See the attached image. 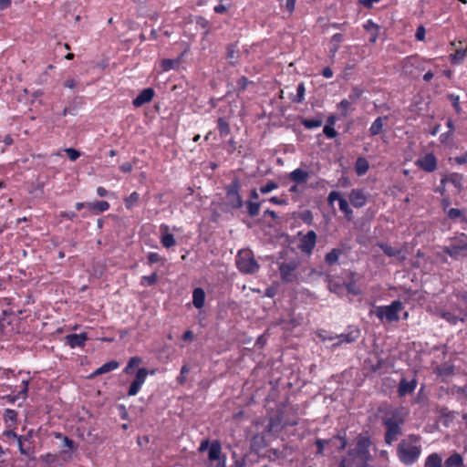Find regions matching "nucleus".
Here are the masks:
<instances>
[{
    "label": "nucleus",
    "instance_id": "nucleus-50",
    "mask_svg": "<svg viewBox=\"0 0 467 467\" xmlns=\"http://www.w3.org/2000/svg\"><path fill=\"white\" fill-rule=\"evenodd\" d=\"M323 133L328 138V139H334L337 137V132L334 129V127H331L330 125H326L323 129Z\"/></svg>",
    "mask_w": 467,
    "mask_h": 467
},
{
    "label": "nucleus",
    "instance_id": "nucleus-51",
    "mask_svg": "<svg viewBox=\"0 0 467 467\" xmlns=\"http://www.w3.org/2000/svg\"><path fill=\"white\" fill-rule=\"evenodd\" d=\"M230 6H231V4L224 5L223 2L220 1V4L215 5L213 7V10L217 14H225L229 10Z\"/></svg>",
    "mask_w": 467,
    "mask_h": 467
},
{
    "label": "nucleus",
    "instance_id": "nucleus-4",
    "mask_svg": "<svg viewBox=\"0 0 467 467\" xmlns=\"http://www.w3.org/2000/svg\"><path fill=\"white\" fill-rule=\"evenodd\" d=\"M235 265L237 269L244 275H254L260 269V265L250 249H243L237 253Z\"/></svg>",
    "mask_w": 467,
    "mask_h": 467
},
{
    "label": "nucleus",
    "instance_id": "nucleus-22",
    "mask_svg": "<svg viewBox=\"0 0 467 467\" xmlns=\"http://www.w3.org/2000/svg\"><path fill=\"white\" fill-rule=\"evenodd\" d=\"M205 292L202 288L197 287L192 292V304L193 306L201 309L204 306L205 302Z\"/></svg>",
    "mask_w": 467,
    "mask_h": 467
},
{
    "label": "nucleus",
    "instance_id": "nucleus-29",
    "mask_svg": "<svg viewBox=\"0 0 467 467\" xmlns=\"http://www.w3.org/2000/svg\"><path fill=\"white\" fill-rule=\"evenodd\" d=\"M343 254V250L340 248H333L329 253L325 255V262L328 265L336 264L340 255Z\"/></svg>",
    "mask_w": 467,
    "mask_h": 467
},
{
    "label": "nucleus",
    "instance_id": "nucleus-40",
    "mask_svg": "<svg viewBox=\"0 0 467 467\" xmlns=\"http://www.w3.org/2000/svg\"><path fill=\"white\" fill-rule=\"evenodd\" d=\"M343 40V36L339 33H337L335 34L334 36H332L331 37V48H330V53H332V55L334 56L338 48H339V44L342 42Z\"/></svg>",
    "mask_w": 467,
    "mask_h": 467
},
{
    "label": "nucleus",
    "instance_id": "nucleus-59",
    "mask_svg": "<svg viewBox=\"0 0 467 467\" xmlns=\"http://www.w3.org/2000/svg\"><path fill=\"white\" fill-rule=\"evenodd\" d=\"M17 442H18V448H19L21 454L28 456L31 452V449H30V447L24 446V444L22 442V437L18 439Z\"/></svg>",
    "mask_w": 467,
    "mask_h": 467
},
{
    "label": "nucleus",
    "instance_id": "nucleus-20",
    "mask_svg": "<svg viewBox=\"0 0 467 467\" xmlns=\"http://www.w3.org/2000/svg\"><path fill=\"white\" fill-rule=\"evenodd\" d=\"M239 48L236 43H231L226 46V58L232 66H234L239 58Z\"/></svg>",
    "mask_w": 467,
    "mask_h": 467
},
{
    "label": "nucleus",
    "instance_id": "nucleus-5",
    "mask_svg": "<svg viewBox=\"0 0 467 467\" xmlns=\"http://www.w3.org/2000/svg\"><path fill=\"white\" fill-rule=\"evenodd\" d=\"M402 309V303L400 300H395L389 306H377L373 313L381 321L386 319L388 322H397L400 320L399 314Z\"/></svg>",
    "mask_w": 467,
    "mask_h": 467
},
{
    "label": "nucleus",
    "instance_id": "nucleus-14",
    "mask_svg": "<svg viewBox=\"0 0 467 467\" xmlns=\"http://www.w3.org/2000/svg\"><path fill=\"white\" fill-rule=\"evenodd\" d=\"M348 197L350 203L356 208H361L367 203V196L361 189H352Z\"/></svg>",
    "mask_w": 467,
    "mask_h": 467
},
{
    "label": "nucleus",
    "instance_id": "nucleus-13",
    "mask_svg": "<svg viewBox=\"0 0 467 467\" xmlns=\"http://www.w3.org/2000/svg\"><path fill=\"white\" fill-rule=\"evenodd\" d=\"M155 95V91L152 88H144L140 94L133 99L132 104L135 108H140L144 104L150 102Z\"/></svg>",
    "mask_w": 467,
    "mask_h": 467
},
{
    "label": "nucleus",
    "instance_id": "nucleus-11",
    "mask_svg": "<svg viewBox=\"0 0 467 467\" xmlns=\"http://www.w3.org/2000/svg\"><path fill=\"white\" fill-rule=\"evenodd\" d=\"M148 370L145 368H140L138 369L135 379L131 382L129 390L128 395L129 396H135L140 391L141 386L144 384L146 378L148 376Z\"/></svg>",
    "mask_w": 467,
    "mask_h": 467
},
{
    "label": "nucleus",
    "instance_id": "nucleus-45",
    "mask_svg": "<svg viewBox=\"0 0 467 467\" xmlns=\"http://www.w3.org/2000/svg\"><path fill=\"white\" fill-rule=\"evenodd\" d=\"M276 188H278V184L275 182L268 181L266 184L261 186L260 192L263 194H266V193L272 192L273 190H275Z\"/></svg>",
    "mask_w": 467,
    "mask_h": 467
},
{
    "label": "nucleus",
    "instance_id": "nucleus-1",
    "mask_svg": "<svg viewBox=\"0 0 467 467\" xmlns=\"http://www.w3.org/2000/svg\"><path fill=\"white\" fill-rule=\"evenodd\" d=\"M420 440L418 434H409L400 441L397 446V455L402 463L412 465L418 461L421 453V446L419 444Z\"/></svg>",
    "mask_w": 467,
    "mask_h": 467
},
{
    "label": "nucleus",
    "instance_id": "nucleus-43",
    "mask_svg": "<svg viewBox=\"0 0 467 467\" xmlns=\"http://www.w3.org/2000/svg\"><path fill=\"white\" fill-rule=\"evenodd\" d=\"M351 101L349 99H344L338 104V109L341 110L342 115L347 117L348 115V109L351 105Z\"/></svg>",
    "mask_w": 467,
    "mask_h": 467
},
{
    "label": "nucleus",
    "instance_id": "nucleus-60",
    "mask_svg": "<svg viewBox=\"0 0 467 467\" xmlns=\"http://www.w3.org/2000/svg\"><path fill=\"white\" fill-rule=\"evenodd\" d=\"M301 219L306 223L307 224H311L312 223V221H313V214L311 213V211H305L302 214H301Z\"/></svg>",
    "mask_w": 467,
    "mask_h": 467
},
{
    "label": "nucleus",
    "instance_id": "nucleus-61",
    "mask_svg": "<svg viewBox=\"0 0 467 467\" xmlns=\"http://www.w3.org/2000/svg\"><path fill=\"white\" fill-rule=\"evenodd\" d=\"M161 257L158 253L151 252L148 254L149 264H155L161 261Z\"/></svg>",
    "mask_w": 467,
    "mask_h": 467
},
{
    "label": "nucleus",
    "instance_id": "nucleus-57",
    "mask_svg": "<svg viewBox=\"0 0 467 467\" xmlns=\"http://www.w3.org/2000/svg\"><path fill=\"white\" fill-rule=\"evenodd\" d=\"M348 292L353 294V295H359L360 290L356 286V283L354 281H351L346 285Z\"/></svg>",
    "mask_w": 467,
    "mask_h": 467
},
{
    "label": "nucleus",
    "instance_id": "nucleus-17",
    "mask_svg": "<svg viewBox=\"0 0 467 467\" xmlns=\"http://www.w3.org/2000/svg\"><path fill=\"white\" fill-rule=\"evenodd\" d=\"M161 231V243L165 248H171L176 244V240L171 233H169V226L161 224L160 227Z\"/></svg>",
    "mask_w": 467,
    "mask_h": 467
},
{
    "label": "nucleus",
    "instance_id": "nucleus-21",
    "mask_svg": "<svg viewBox=\"0 0 467 467\" xmlns=\"http://www.w3.org/2000/svg\"><path fill=\"white\" fill-rule=\"evenodd\" d=\"M289 178L296 183H306L309 178V173L302 169H296L289 173Z\"/></svg>",
    "mask_w": 467,
    "mask_h": 467
},
{
    "label": "nucleus",
    "instance_id": "nucleus-10",
    "mask_svg": "<svg viewBox=\"0 0 467 467\" xmlns=\"http://www.w3.org/2000/svg\"><path fill=\"white\" fill-rule=\"evenodd\" d=\"M415 165L425 172L431 173L437 170L438 160L432 152H429L418 158Z\"/></svg>",
    "mask_w": 467,
    "mask_h": 467
},
{
    "label": "nucleus",
    "instance_id": "nucleus-39",
    "mask_svg": "<svg viewBox=\"0 0 467 467\" xmlns=\"http://www.w3.org/2000/svg\"><path fill=\"white\" fill-rule=\"evenodd\" d=\"M301 123L306 129L311 130L320 127L323 122L321 119H304Z\"/></svg>",
    "mask_w": 467,
    "mask_h": 467
},
{
    "label": "nucleus",
    "instance_id": "nucleus-3",
    "mask_svg": "<svg viewBox=\"0 0 467 467\" xmlns=\"http://www.w3.org/2000/svg\"><path fill=\"white\" fill-rule=\"evenodd\" d=\"M371 441L368 436L359 434L358 436L356 447L348 451V455L351 456L360 467H368V462L371 461L372 456L369 452Z\"/></svg>",
    "mask_w": 467,
    "mask_h": 467
},
{
    "label": "nucleus",
    "instance_id": "nucleus-26",
    "mask_svg": "<svg viewBox=\"0 0 467 467\" xmlns=\"http://www.w3.org/2000/svg\"><path fill=\"white\" fill-rule=\"evenodd\" d=\"M424 467H443L442 458L437 453H431L425 460Z\"/></svg>",
    "mask_w": 467,
    "mask_h": 467
},
{
    "label": "nucleus",
    "instance_id": "nucleus-64",
    "mask_svg": "<svg viewBox=\"0 0 467 467\" xmlns=\"http://www.w3.org/2000/svg\"><path fill=\"white\" fill-rule=\"evenodd\" d=\"M210 445H211V443H210L209 440H207V439H206V440H203V441L201 442V444H200V446H199L198 451H199L200 452H203V451H205L207 449H209V448H210Z\"/></svg>",
    "mask_w": 467,
    "mask_h": 467
},
{
    "label": "nucleus",
    "instance_id": "nucleus-62",
    "mask_svg": "<svg viewBox=\"0 0 467 467\" xmlns=\"http://www.w3.org/2000/svg\"><path fill=\"white\" fill-rule=\"evenodd\" d=\"M453 161L459 165L467 164V151L462 156L454 157Z\"/></svg>",
    "mask_w": 467,
    "mask_h": 467
},
{
    "label": "nucleus",
    "instance_id": "nucleus-56",
    "mask_svg": "<svg viewBox=\"0 0 467 467\" xmlns=\"http://www.w3.org/2000/svg\"><path fill=\"white\" fill-rule=\"evenodd\" d=\"M450 99L452 102V106L455 109V111L460 114L462 112V109L460 107V99H459V97L458 96H455V95H450Z\"/></svg>",
    "mask_w": 467,
    "mask_h": 467
},
{
    "label": "nucleus",
    "instance_id": "nucleus-63",
    "mask_svg": "<svg viewBox=\"0 0 467 467\" xmlns=\"http://www.w3.org/2000/svg\"><path fill=\"white\" fill-rule=\"evenodd\" d=\"M27 391H28V381L27 380H23L22 381L21 389L18 391V395L19 396L23 395L24 397H26Z\"/></svg>",
    "mask_w": 467,
    "mask_h": 467
},
{
    "label": "nucleus",
    "instance_id": "nucleus-44",
    "mask_svg": "<svg viewBox=\"0 0 467 467\" xmlns=\"http://www.w3.org/2000/svg\"><path fill=\"white\" fill-rule=\"evenodd\" d=\"M361 95H362V90L358 87H353L348 95V99L351 102H356L360 99Z\"/></svg>",
    "mask_w": 467,
    "mask_h": 467
},
{
    "label": "nucleus",
    "instance_id": "nucleus-9",
    "mask_svg": "<svg viewBox=\"0 0 467 467\" xmlns=\"http://www.w3.org/2000/svg\"><path fill=\"white\" fill-rule=\"evenodd\" d=\"M401 73L406 76H412L415 70H423L419 57L410 56L402 59L400 63Z\"/></svg>",
    "mask_w": 467,
    "mask_h": 467
},
{
    "label": "nucleus",
    "instance_id": "nucleus-27",
    "mask_svg": "<svg viewBox=\"0 0 467 467\" xmlns=\"http://www.w3.org/2000/svg\"><path fill=\"white\" fill-rule=\"evenodd\" d=\"M369 169V164L367 159L358 157L355 162V171L358 176H362L367 173Z\"/></svg>",
    "mask_w": 467,
    "mask_h": 467
},
{
    "label": "nucleus",
    "instance_id": "nucleus-41",
    "mask_svg": "<svg viewBox=\"0 0 467 467\" xmlns=\"http://www.w3.org/2000/svg\"><path fill=\"white\" fill-rule=\"evenodd\" d=\"M141 362L142 360L140 357H132L129 360L128 365L124 369V372L129 374L133 368L138 367Z\"/></svg>",
    "mask_w": 467,
    "mask_h": 467
},
{
    "label": "nucleus",
    "instance_id": "nucleus-36",
    "mask_svg": "<svg viewBox=\"0 0 467 467\" xmlns=\"http://www.w3.org/2000/svg\"><path fill=\"white\" fill-rule=\"evenodd\" d=\"M447 216L451 220L461 219L462 222H464V223L467 222V219H466L465 215L463 214V213L460 209H457V208H451L447 212Z\"/></svg>",
    "mask_w": 467,
    "mask_h": 467
},
{
    "label": "nucleus",
    "instance_id": "nucleus-38",
    "mask_svg": "<svg viewBox=\"0 0 467 467\" xmlns=\"http://www.w3.org/2000/svg\"><path fill=\"white\" fill-rule=\"evenodd\" d=\"M247 213L251 217L258 215L260 211V203L256 202L247 201L245 202Z\"/></svg>",
    "mask_w": 467,
    "mask_h": 467
},
{
    "label": "nucleus",
    "instance_id": "nucleus-24",
    "mask_svg": "<svg viewBox=\"0 0 467 467\" xmlns=\"http://www.w3.org/2000/svg\"><path fill=\"white\" fill-rule=\"evenodd\" d=\"M443 467H464L462 456L458 452L452 453L445 460Z\"/></svg>",
    "mask_w": 467,
    "mask_h": 467
},
{
    "label": "nucleus",
    "instance_id": "nucleus-35",
    "mask_svg": "<svg viewBox=\"0 0 467 467\" xmlns=\"http://www.w3.org/2000/svg\"><path fill=\"white\" fill-rule=\"evenodd\" d=\"M439 315L442 319L446 320L447 322H449L451 325H456L457 322L460 320V318L458 317H456L454 314H452L449 311L441 310V311H440ZM461 321L463 322L464 319L461 318Z\"/></svg>",
    "mask_w": 467,
    "mask_h": 467
},
{
    "label": "nucleus",
    "instance_id": "nucleus-54",
    "mask_svg": "<svg viewBox=\"0 0 467 467\" xmlns=\"http://www.w3.org/2000/svg\"><path fill=\"white\" fill-rule=\"evenodd\" d=\"M339 199H343L340 195V192L332 191L327 196V202L328 204H332L336 200L339 202Z\"/></svg>",
    "mask_w": 467,
    "mask_h": 467
},
{
    "label": "nucleus",
    "instance_id": "nucleus-46",
    "mask_svg": "<svg viewBox=\"0 0 467 467\" xmlns=\"http://www.w3.org/2000/svg\"><path fill=\"white\" fill-rule=\"evenodd\" d=\"M158 280L157 274L153 273L150 275H144L141 278V285H153Z\"/></svg>",
    "mask_w": 467,
    "mask_h": 467
},
{
    "label": "nucleus",
    "instance_id": "nucleus-31",
    "mask_svg": "<svg viewBox=\"0 0 467 467\" xmlns=\"http://www.w3.org/2000/svg\"><path fill=\"white\" fill-rule=\"evenodd\" d=\"M369 133L371 136L379 135L383 130V118L378 117L371 124L369 128Z\"/></svg>",
    "mask_w": 467,
    "mask_h": 467
},
{
    "label": "nucleus",
    "instance_id": "nucleus-58",
    "mask_svg": "<svg viewBox=\"0 0 467 467\" xmlns=\"http://www.w3.org/2000/svg\"><path fill=\"white\" fill-rule=\"evenodd\" d=\"M328 443V441L327 440H320V439H317L315 442L316 446L317 447V454H323V451H324V447L325 445Z\"/></svg>",
    "mask_w": 467,
    "mask_h": 467
},
{
    "label": "nucleus",
    "instance_id": "nucleus-28",
    "mask_svg": "<svg viewBox=\"0 0 467 467\" xmlns=\"http://www.w3.org/2000/svg\"><path fill=\"white\" fill-rule=\"evenodd\" d=\"M447 181L450 182L451 184H453L458 190L462 189V182H463L462 174L458 173V172L451 173L448 176ZM445 182H446V179H444V178L441 179V182L442 184L445 183Z\"/></svg>",
    "mask_w": 467,
    "mask_h": 467
},
{
    "label": "nucleus",
    "instance_id": "nucleus-15",
    "mask_svg": "<svg viewBox=\"0 0 467 467\" xmlns=\"http://www.w3.org/2000/svg\"><path fill=\"white\" fill-rule=\"evenodd\" d=\"M87 340H88V336L86 333L69 334L65 337V342L71 348L83 347Z\"/></svg>",
    "mask_w": 467,
    "mask_h": 467
},
{
    "label": "nucleus",
    "instance_id": "nucleus-7",
    "mask_svg": "<svg viewBox=\"0 0 467 467\" xmlns=\"http://www.w3.org/2000/svg\"><path fill=\"white\" fill-rule=\"evenodd\" d=\"M453 259H460L467 256V234H461L454 238L449 246L443 250Z\"/></svg>",
    "mask_w": 467,
    "mask_h": 467
},
{
    "label": "nucleus",
    "instance_id": "nucleus-32",
    "mask_svg": "<svg viewBox=\"0 0 467 467\" xmlns=\"http://www.w3.org/2000/svg\"><path fill=\"white\" fill-rule=\"evenodd\" d=\"M217 128L221 137H226L231 132L230 125L223 118L218 119Z\"/></svg>",
    "mask_w": 467,
    "mask_h": 467
},
{
    "label": "nucleus",
    "instance_id": "nucleus-48",
    "mask_svg": "<svg viewBox=\"0 0 467 467\" xmlns=\"http://www.w3.org/2000/svg\"><path fill=\"white\" fill-rule=\"evenodd\" d=\"M190 368L187 364H184L181 368L180 376L178 377L177 380L180 384H184L186 380V375L189 373Z\"/></svg>",
    "mask_w": 467,
    "mask_h": 467
},
{
    "label": "nucleus",
    "instance_id": "nucleus-34",
    "mask_svg": "<svg viewBox=\"0 0 467 467\" xmlns=\"http://www.w3.org/2000/svg\"><path fill=\"white\" fill-rule=\"evenodd\" d=\"M87 205L89 209H92V210H95V211L100 212V213L105 212V211L109 210V203L106 201H99L96 202H88Z\"/></svg>",
    "mask_w": 467,
    "mask_h": 467
},
{
    "label": "nucleus",
    "instance_id": "nucleus-8",
    "mask_svg": "<svg viewBox=\"0 0 467 467\" xmlns=\"http://www.w3.org/2000/svg\"><path fill=\"white\" fill-rule=\"evenodd\" d=\"M228 204L234 209H240L244 202L240 195L241 182L238 178H234L224 187Z\"/></svg>",
    "mask_w": 467,
    "mask_h": 467
},
{
    "label": "nucleus",
    "instance_id": "nucleus-30",
    "mask_svg": "<svg viewBox=\"0 0 467 467\" xmlns=\"http://www.w3.org/2000/svg\"><path fill=\"white\" fill-rule=\"evenodd\" d=\"M338 205H339L340 211L344 213L345 218L348 221H351L353 219V211L349 207V204H348V201L346 199H344V198L343 199H339Z\"/></svg>",
    "mask_w": 467,
    "mask_h": 467
},
{
    "label": "nucleus",
    "instance_id": "nucleus-53",
    "mask_svg": "<svg viewBox=\"0 0 467 467\" xmlns=\"http://www.w3.org/2000/svg\"><path fill=\"white\" fill-rule=\"evenodd\" d=\"M248 83H249V80L246 77H241L237 82H236V85H237V88L239 91H244L245 90V88H247L248 86Z\"/></svg>",
    "mask_w": 467,
    "mask_h": 467
},
{
    "label": "nucleus",
    "instance_id": "nucleus-37",
    "mask_svg": "<svg viewBox=\"0 0 467 467\" xmlns=\"http://www.w3.org/2000/svg\"><path fill=\"white\" fill-rule=\"evenodd\" d=\"M306 88L303 82L299 83L296 88V95L291 98V100L296 103H301L305 99Z\"/></svg>",
    "mask_w": 467,
    "mask_h": 467
},
{
    "label": "nucleus",
    "instance_id": "nucleus-47",
    "mask_svg": "<svg viewBox=\"0 0 467 467\" xmlns=\"http://www.w3.org/2000/svg\"><path fill=\"white\" fill-rule=\"evenodd\" d=\"M65 152L67 153L71 161H77L80 156V152L73 148L65 149Z\"/></svg>",
    "mask_w": 467,
    "mask_h": 467
},
{
    "label": "nucleus",
    "instance_id": "nucleus-2",
    "mask_svg": "<svg viewBox=\"0 0 467 467\" xmlns=\"http://www.w3.org/2000/svg\"><path fill=\"white\" fill-rule=\"evenodd\" d=\"M405 420V414L398 409L390 410L385 413L382 418V424L386 428L384 434L386 444L391 445L402 434L401 427Z\"/></svg>",
    "mask_w": 467,
    "mask_h": 467
},
{
    "label": "nucleus",
    "instance_id": "nucleus-6",
    "mask_svg": "<svg viewBox=\"0 0 467 467\" xmlns=\"http://www.w3.org/2000/svg\"><path fill=\"white\" fill-rule=\"evenodd\" d=\"M300 265L299 259H292L278 264V270L281 280L284 283H294L298 280V267Z\"/></svg>",
    "mask_w": 467,
    "mask_h": 467
},
{
    "label": "nucleus",
    "instance_id": "nucleus-16",
    "mask_svg": "<svg viewBox=\"0 0 467 467\" xmlns=\"http://www.w3.org/2000/svg\"><path fill=\"white\" fill-rule=\"evenodd\" d=\"M417 387V380H407L404 378H402L399 383L398 387V394L400 397H404L407 394H411L414 392L415 389Z\"/></svg>",
    "mask_w": 467,
    "mask_h": 467
},
{
    "label": "nucleus",
    "instance_id": "nucleus-19",
    "mask_svg": "<svg viewBox=\"0 0 467 467\" xmlns=\"http://www.w3.org/2000/svg\"><path fill=\"white\" fill-rule=\"evenodd\" d=\"M380 249L384 252L385 254H387L389 257H397L400 262H403L406 259V256L402 254L401 250L396 249L390 245H388L383 243H379L378 244Z\"/></svg>",
    "mask_w": 467,
    "mask_h": 467
},
{
    "label": "nucleus",
    "instance_id": "nucleus-42",
    "mask_svg": "<svg viewBox=\"0 0 467 467\" xmlns=\"http://www.w3.org/2000/svg\"><path fill=\"white\" fill-rule=\"evenodd\" d=\"M454 372V367L451 365H444L437 368V373L440 376H451Z\"/></svg>",
    "mask_w": 467,
    "mask_h": 467
},
{
    "label": "nucleus",
    "instance_id": "nucleus-55",
    "mask_svg": "<svg viewBox=\"0 0 467 467\" xmlns=\"http://www.w3.org/2000/svg\"><path fill=\"white\" fill-rule=\"evenodd\" d=\"M426 30L423 26H419L416 29L415 37L419 41H423L425 39Z\"/></svg>",
    "mask_w": 467,
    "mask_h": 467
},
{
    "label": "nucleus",
    "instance_id": "nucleus-23",
    "mask_svg": "<svg viewBox=\"0 0 467 467\" xmlns=\"http://www.w3.org/2000/svg\"><path fill=\"white\" fill-rule=\"evenodd\" d=\"M119 366V362L116 360H110L105 364H103L101 367L98 368L91 375V377H96L99 375H102L108 372H110L116 368H118Z\"/></svg>",
    "mask_w": 467,
    "mask_h": 467
},
{
    "label": "nucleus",
    "instance_id": "nucleus-18",
    "mask_svg": "<svg viewBox=\"0 0 467 467\" xmlns=\"http://www.w3.org/2000/svg\"><path fill=\"white\" fill-rule=\"evenodd\" d=\"M360 336V330L358 328L349 327V331L346 334L337 336L338 342L335 343L334 346H338L342 343L350 344L355 342Z\"/></svg>",
    "mask_w": 467,
    "mask_h": 467
},
{
    "label": "nucleus",
    "instance_id": "nucleus-12",
    "mask_svg": "<svg viewBox=\"0 0 467 467\" xmlns=\"http://www.w3.org/2000/svg\"><path fill=\"white\" fill-rule=\"evenodd\" d=\"M317 243V234L311 230L305 234L299 242L298 248L305 254H311Z\"/></svg>",
    "mask_w": 467,
    "mask_h": 467
},
{
    "label": "nucleus",
    "instance_id": "nucleus-52",
    "mask_svg": "<svg viewBox=\"0 0 467 467\" xmlns=\"http://www.w3.org/2000/svg\"><path fill=\"white\" fill-rule=\"evenodd\" d=\"M464 58V51L458 50L451 56V63L453 64H459L461 63Z\"/></svg>",
    "mask_w": 467,
    "mask_h": 467
},
{
    "label": "nucleus",
    "instance_id": "nucleus-25",
    "mask_svg": "<svg viewBox=\"0 0 467 467\" xmlns=\"http://www.w3.org/2000/svg\"><path fill=\"white\" fill-rule=\"evenodd\" d=\"M221 452V442L218 440L213 441L209 448L208 459L211 462H214L220 458Z\"/></svg>",
    "mask_w": 467,
    "mask_h": 467
},
{
    "label": "nucleus",
    "instance_id": "nucleus-33",
    "mask_svg": "<svg viewBox=\"0 0 467 467\" xmlns=\"http://www.w3.org/2000/svg\"><path fill=\"white\" fill-rule=\"evenodd\" d=\"M140 200V194L137 192H131L128 197L124 199L125 206L127 209H132L136 206Z\"/></svg>",
    "mask_w": 467,
    "mask_h": 467
},
{
    "label": "nucleus",
    "instance_id": "nucleus-49",
    "mask_svg": "<svg viewBox=\"0 0 467 467\" xmlns=\"http://www.w3.org/2000/svg\"><path fill=\"white\" fill-rule=\"evenodd\" d=\"M176 64H177L176 60L168 59V58L163 59L161 61V68L163 71H169V70L172 69Z\"/></svg>",
    "mask_w": 467,
    "mask_h": 467
}]
</instances>
